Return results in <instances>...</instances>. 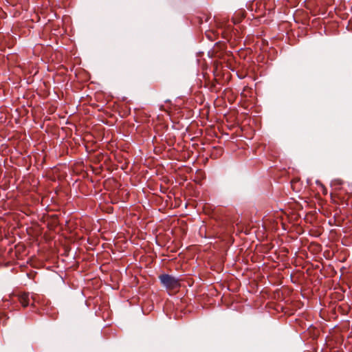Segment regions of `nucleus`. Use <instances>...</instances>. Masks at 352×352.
Returning a JSON list of instances; mask_svg holds the SVG:
<instances>
[{"label": "nucleus", "mask_w": 352, "mask_h": 352, "mask_svg": "<svg viewBox=\"0 0 352 352\" xmlns=\"http://www.w3.org/2000/svg\"><path fill=\"white\" fill-rule=\"evenodd\" d=\"M19 300L23 307H25L30 302V294L28 293H23L19 295Z\"/></svg>", "instance_id": "f03ea898"}, {"label": "nucleus", "mask_w": 352, "mask_h": 352, "mask_svg": "<svg viewBox=\"0 0 352 352\" xmlns=\"http://www.w3.org/2000/svg\"><path fill=\"white\" fill-rule=\"evenodd\" d=\"M316 183L318 184V185H320L322 187H324L323 185L318 181L316 182Z\"/></svg>", "instance_id": "7ed1b4c3"}, {"label": "nucleus", "mask_w": 352, "mask_h": 352, "mask_svg": "<svg viewBox=\"0 0 352 352\" xmlns=\"http://www.w3.org/2000/svg\"><path fill=\"white\" fill-rule=\"evenodd\" d=\"M160 280L163 285L167 289H173L180 286L179 279L168 274L161 275L160 276Z\"/></svg>", "instance_id": "f257e3e1"}]
</instances>
